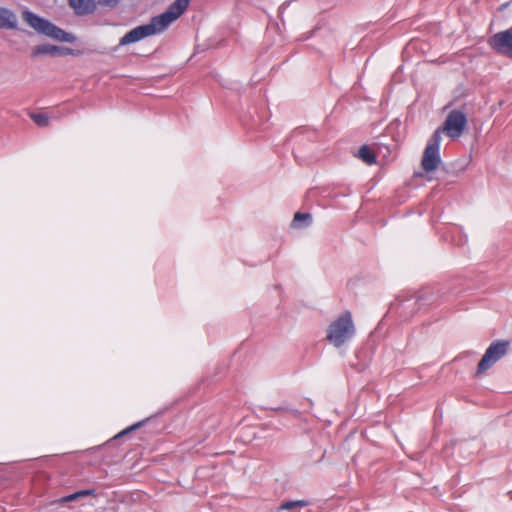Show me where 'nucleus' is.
<instances>
[{"instance_id":"nucleus-1","label":"nucleus","mask_w":512,"mask_h":512,"mask_svg":"<svg viewBox=\"0 0 512 512\" xmlns=\"http://www.w3.org/2000/svg\"><path fill=\"white\" fill-rule=\"evenodd\" d=\"M188 4L189 2H173L165 12L153 17L148 24L137 26L127 32L120 39V45L135 43L146 37L162 33L186 11Z\"/></svg>"},{"instance_id":"nucleus-2","label":"nucleus","mask_w":512,"mask_h":512,"mask_svg":"<svg viewBox=\"0 0 512 512\" xmlns=\"http://www.w3.org/2000/svg\"><path fill=\"white\" fill-rule=\"evenodd\" d=\"M23 20L36 32L60 42L72 43L76 37L30 11L22 13Z\"/></svg>"},{"instance_id":"nucleus-3","label":"nucleus","mask_w":512,"mask_h":512,"mask_svg":"<svg viewBox=\"0 0 512 512\" xmlns=\"http://www.w3.org/2000/svg\"><path fill=\"white\" fill-rule=\"evenodd\" d=\"M354 334L355 326L352 315L349 311H345L328 326L326 337L332 345L340 347L351 339Z\"/></svg>"},{"instance_id":"nucleus-4","label":"nucleus","mask_w":512,"mask_h":512,"mask_svg":"<svg viewBox=\"0 0 512 512\" xmlns=\"http://www.w3.org/2000/svg\"><path fill=\"white\" fill-rule=\"evenodd\" d=\"M509 341L497 340L490 344L478 363L476 375H481L489 370L497 361L504 357L509 349Z\"/></svg>"},{"instance_id":"nucleus-5","label":"nucleus","mask_w":512,"mask_h":512,"mask_svg":"<svg viewBox=\"0 0 512 512\" xmlns=\"http://www.w3.org/2000/svg\"><path fill=\"white\" fill-rule=\"evenodd\" d=\"M468 124L466 114L458 109L451 110L443 125L436 130H440V134L444 133L452 139H457L462 136Z\"/></svg>"},{"instance_id":"nucleus-6","label":"nucleus","mask_w":512,"mask_h":512,"mask_svg":"<svg viewBox=\"0 0 512 512\" xmlns=\"http://www.w3.org/2000/svg\"><path fill=\"white\" fill-rule=\"evenodd\" d=\"M440 130H435L423 152L421 166L425 172L435 171L441 162L440 159Z\"/></svg>"},{"instance_id":"nucleus-7","label":"nucleus","mask_w":512,"mask_h":512,"mask_svg":"<svg viewBox=\"0 0 512 512\" xmlns=\"http://www.w3.org/2000/svg\"><path fill=\"white\" fill-rule=\"evenodd\" d=\"M489 45L499 54L512 59V27L494 34L489 39Z\"/></svg>"},{"instance_id":"nucleus-8","label":"nucleus","mask_w":512,"mask_h":512,"mask_svg":"<svg viewBox=\"0 0 512 512\" xmlns=\"http://www.w3.org/2000/svg\"><path fill=\"white\" fill-rule=\"evenodd\" d=\"M78 55V52H75L71 48H62L59 46L51 45V44H41L37 45L32 49L31 55L32 57H38L41 55Z\"/></svg>"},{"instance_id":"nucleus-9","label":"nucleus","mask_w":512,"mask_h":512,"mask_svg":"<svg viewBox=\"0 0 512 512\" xmlns=\"http://www.w3.org/2000/svg\"><path fill=\"white\" fill-rule=\"evenodd\" d=\"M17 27L16 15L4 8L0 7V28L1 29H15Z\"/></svg>"},{"instance_id":"nucleus-10","label":"nucleus","mask_w":512,"mask_h":512,"mask_svg":"<svg viewBox=\"0 0 512 512\" xmlns=\"http://www.w3.org/2000/svg\"><path fill=\"white\" fill-rule=\"evenodd\" d=\"M69 5L79 16L91 14L96 10V2H69Z\"/></svg>"},{"instance_id":"nucleus-11","label":"nucleus","mask_w":512,"mask_h":512,"mask_svg":"<svg viewBox=\"0 0 512 512\" xmlns=\"http://www.w3.org/2000/svg\"><path fill=\"white\" fill-rule=\"evenodd\" d=\"M359 158L368 165L376 163L375 153L367 146L363 145L358 151Z\"/></svg>"},{"instance_id":"nucleus-12","label":"nucleus","mask_w":512,"mask_h":512,"mask_svg":"<svg viewBox=\"0 0 512 512\" xmlns=\"http://www.w3.org/2000/svg\"><path fill=\"white\" fill-rule=\"evenodd\" d=\"M30 118L40 127L49 125V116L46 113H31Z\"/></svg>"},{"instance_id":"nucleus-13","label":"nucleus","mask_w":512,"mask_h":512,"mask_svg":"<svg viewBox=\"0 0 512 512\" xmlns=\"http://www.w3.org/2000/svg\"><path fill=\"white\" fill-rule=\"evenodd\" d=\"M308 504L305 500L285 501L280 505L279 510H291L296 507H305Z\"/></svg>"},{"instance_id":"nucleus-14","label":"nucleus","mask_w":512,"mask_h":512,"mask_svg":"<svg viewBox=\"0 0 512 512\" xmlns=\"http://www.w3.org/2000/svg\"><path fill=\"white\" fill-rule=\"evenodd\" d=\"M311 220V215L309 213H301L297 212L294 215L293 222L297 223L299 221H306V224H308Z\"/></svg>"},{"instance_id":"nucleus-15","label":"nucleus","mask_w":512,"mask_h":512,"mask_svg":"<svg viewBox=\"0 0 512 512\" xmlns=\"http://www.w3.org/2000/svg\"><path fill=\"white\" fill-rule=\"evenodd\" d=\"M93 491L92 490H82V491H78L72 495H69L67 497H65V501H72V500H75L79 497H82V496H86V495H90L92 494Z\"/></svg>"},{"instance_id":"nucleus-16","label":"nucleus","mask_w":512,"mask_h":512,"mask_svg":"<svg viewBox=\"0 0 512 512\" xmlns=\"http://www.w3.org/2000/svg\"><path fill=\"white\" fill-rule=\"evenodd\" d=\"M140 425H141V423H137L135 425H132L131 427H128L127 429H125L121 433H119L117 435V437H120L122 435H125V434L129 433L130 431H133V430L137 429Z\"/></svg>"},{"instance_id":"nucleus-17","label":"nucleus","mask_w":512,"mask_h":512,"mask_svg":"<svg viewBox=\"0 0 512 512\" xmlns=\"http://www.w3.org/2000/svg\"><path fill=\"white\" fill-rule=\"evenodd\" d=\"M104 3L112 7V6H113L112 4H116L117 2H110V1H107V2H104Z\"/></svg>"},{"instance_id":"nucleus-18","label":"nucleus","mask_w":512,"mask_h":512,"mask_svg":"<svg viewBox=\"0 0 512 512\" xmlns=\"http://www.w3.org/2000/svg\"><path fill=\"white\" fill-rule=\"evenodd\" d=\"M507 7V4H503L500 10H504Z\"/></svg>"}]
</instances>
